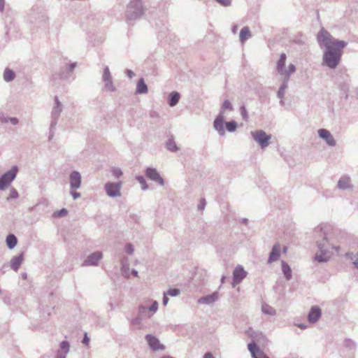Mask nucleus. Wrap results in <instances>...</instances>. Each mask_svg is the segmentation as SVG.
<instances>
[{
	"label": "nucleus",
	"instance_id": "obj_3",
	"mask_svg": "<svg viewBox=\"0 0 358 358\" xmlns=\"http://www.w3.org/2000/svg\"><path fill=\"white\" fill-rule=\"evenodd\" d=\"M254 140L259 143L262 148H265L269 144L271 135H267L263 130H257L251 132Z\"/></svg>",
	"mask_w": 358,
	"mask_h": 358
},
{
	"label": "nucleus",
	"instance_id": "obj_40",
	"mask_svg": "<svg viewBox=\"0 0 358 358\" xmlns=\"http://www.w3.org/2000/svg\"><path fill=\"white\" fill-rule=\"evenodd\" d=\"M217 2H219L220 4L227 6L230 5V0H216Z\"/></svg>",
	"mask_w": 358,
	"mask_h": 358
},
{
	"label": "nucleus",
	"instance_id": "obj_54",
	"mask_svg": "<svg viewBox=\"0 0 358 358\" xmlns=\"http://www.w3.org/2000/svg\"><path fill=\"white\" fill-rule=\"evenodd\" d=\"M287 250V248H284V252H285Z\"/></svg>",
	"mask_w": 358,
	"mask_h": 358
},
{
	"label": "nucleus",
	"instance_id": "obj_20",
	"mask_svg": "<svg viewBox=\"0 0 358 358\" xmlns=\"http://www.w3.org/2000/svg\"><path fill=\"white\" fill-rule=\"evenodd\" d=\"M251 36L250 31L248 27H244L240 32V40L242 43H244Z\"/></svg>",
	"mask_w": 358,
	"mask_h": 358
},
{
	"label": "nucleus",
	"instance_id": "obj_45",
	"mask_svg": "<svg viewBox=\"0 0 358 358\" xmlns=\"http://www.w3.org/2000/svg\"><path fill=\"white\" fill-rule=\"evenodd\" d=\"M204 206H205V201L203 199L201 201V203L199 204V208L201 209V210H203V208H204Z\"/></svg>",
	"mask_w": 358,
	"mask_h": 358
},
{
	"label": "nucleus",
	"instance_id": "obj_11",
	"mask_svg": "<svg viewBox=\"0 0 358 358\" xmlns=\"http://www.w3.org/2000/svg\"><path fill=\"white\" fill-rule=\"evenodd\" d=\"M320 316H321L320 308L317 306H313V307H312V308L310 309V310L308 313V320L310 322H315L316 321L318 320V319L320 317Z\"/></svg>",
	"mask_w": 358,
	"mask_h": 358
},
{
	"label": "nucleus",
	"instance_id": "obj_51",
	"mask_svg": "<svg viewBox=\"0 0 358 358\" xmlns=\"http://www.w3.org/2000/svg\"><path fill=\"white\" fill-rule=\"evenodd\" d=\"M132 274H133L134 276H137V271H132Z\"/></svg>",
	"mask_w": 358,
	"mask_h": 358
},
{
	"label": "nucleus",
	"instance_id": "obj_28",
	"mask_svg": "<svg viewBox=\"0 0 358 358\" xmlns=\"http://www.w3.org/2000/svg\"><path fill=\"white\" fill-rule=\"evenodd\" d=\"M295 66L294 64H289L288 66L287 70H284V74L286 76H289L291 73H294L295 71Z\"/></svg>",
	"mask_w": 358,
	"mask_h": 358
},
{
	"label": "nucleus",
	"instance_id": "obj_12",
	"mask_svg": "<svg viewBox=\"0 0 358 358\" xmlns=\"http://www.w3.org/2000/svg\"><path fill=\"white\" fill-rule=\"evenodd\" d=\"M71 187L73 189H78L80 185L81 177L78 172L74 171L70 176Z\"/></svg>",
	"mask_w": 358,
	"mask_h": 358
},
{
	"label": "nucleus",
	"instance_id": "obj_14",
	"mask_svg": "<svg viewBox=\"0 0 358 358\" xmlns=\"http://www.w3.org/2000/svg\"><path fill=\"white\" fill-rule=\"evenodd\" d=\"M320 253H317L315 255V259L321 262H327L328 261L331 257V255L330 254L329 251L327 250H323V247H321L320 245Z\"/></svg>",
	"mask_w": 358,
	"mask_h": 358
},
{
	"label": "nucleus",
	"instance_id": "obj_6",
	"mask_svg": "<svg viewBox=\"0 0 358 358\" xmlns=\"http://www.w3.org/2000/svg\"><path fill=\"white\" fill-rule=\"evenodd\" d=\"M121 183H108L106 185V191L110 196H119Z\"/></svg>",
	"mask_w": 358,
	"mask_h": 358
},
{
	"label": "nucleus",
	"instance_id": "obj_16",
	"mask_svg": "<svg viewBox=\"0 0 358 358\" xmlns=\"http://www.w3.org/2000/svg\"><path fill=\"white\" fill-rule=\"evenodd\" d=\"M286 59V55L285 53H282L277 64V70L280 74H284Z\"/></svg>",
	"mask_w": 358,
	"mask_h": 358
},
{
	"label": "nucleus",
	"instance_id": "obj_43",
	"mask_svg": "<svg viewBox=\"0 0 358 358\" xmlns=\"http://www.w3.org/2000/svg\"><path fill=\"white\" fill-rule=\"evenodd\" d=\"M89 342H90V339L89 338L87 337V334H85V338H83V343L86 345H89Z\"/></svg>",
	"mask_w": 358,
	"mask_h": 358
},
{
	"label": "nucleus",
	"instance_id": "obj_53",
	"mask_svg": "<svg viewBox=\"0 0 358 358\" xmlns=\"http://www.w3.org/2000/svg\"><path fill=\"white\" fill-rule=\"evenodd\" d=\"M299 327L300 328H301V329H303V328H305V327H304V326H303V325H301V324H300V325H299Z\"/></svg>",
	"mask_w": 358,
	"mask_h": 358
},
{
	"label": "nucleus",
	"instance_id": "obj_41",
	"mask_svg": "<svg viewBox=\"0 0 358 358\" xmlns=\"http://www.w3.org/2000/svg\"><path fill=\"white\" fill-rule=\"evenodd\" d=\"M157 308H158V303L157 301H155L152 303V305L150 306V310L151 311L155 312V311H157Z\"/></svg>",
	"mask_w": 358,
	"mask_h": 358
},
{
	"label": "nucleus",
	"instance_id": "obj_2",
	"mask_svg": "<svg viewBox=\"0 0 358 358\" xmlns=\"http://www.w3.org/2000/svg\"><path fill=\"white\" fill-rule=\"evenodd\" d=\"M128 17L130 19L136 18L142 15L143 8L140 0H132L127 7Z\"/></svg>",
	"mask_w": 358,
	"mask_h": 358
},
{
	"label": "nucleus",
	"instance_id": "obj_33",
	"mask_svg": "<svg viewBox=\"0 0 358 358\" xmlns=\"http://www.w3.org/2000/svg\"><path fill=\"white\" fill-rule=\"evenodd\" d=\"M62 350L64 351L65 353H67L69 349V344L67 341H63L60 345Z\"/></svg>",
	"mask_w": 358,
	"mask_h": 358
},
{
	"label": "nucleus",
	"instance_id": "obj_49",
	"mask_svg": "<svg viewBox=\"0 0 358 358\" xmlns=\"http://www.w3.org/2000/svg\"><path fill=\"white\" fill-rule=\"evenodd\" d=\"M331 248H332V250H334L337 254L339 252V250H340L339 247H332Z\"/></svg>",
	"mask_w": 358,
	"mask_h": 358
},
{
	"label": "nucleus",
	"instance_id": "obj_7",
	"mask_svg": "<svg viewBox=\"0 0 358 358\" xmlns=\"http://www.w3.org/2000/svg\"><path fill=\"white\" fill-rule=\"evenodd\" d=\"M248 350L251 352L253 358H269L259 350L258 346L255 343L248 344Z\"/></svg>",
	"mask_w": 358,
	"mask_h": 358
},
{
	"label": "nucleus",
	"instance_id": "obj_35",
	"mask_svg": "<svg viewBox=\"0 0 358 358\" xmlns=\"http://www.w3.org/2000/svg\"><path fill=\"white\" fill-rule=\"evenodd\" d=\"M17 196H18L17 192L15 189H11L10 190V194H9V196L8 197V199H15V198L17 197Z\"/></svg>",
	"mask_w": 358,
	"mask_h": 358
},
{
	"label": "nucleus",
	"instance_id": "obj_50",
	"mask_svg": "<svg viewBox=\"0 0 358 358\" xmlns=\"http://www.w3.org/2000/svg\"><path fill=\"white\" fill-rule=\"evenodd\" d=\"M11 122L13 123V124H17V120L15 119V118H13L11 120Z\"/></svg>",
	"mask_w": 358,
	"mask_h": 358
},
{
	"label": "nucleus",
	"instance_id": "obj_9",
	"mask_svg": "<svg viewBox=\"0 0 358 358\" xmlns=\"http://www.w3.org/2000/svg\"><path fill=\"white\" fill-rule=\"evenodd\" d=\"M146 176L150 179L159 182L161 185L164 184V180L162 178L159 176L158 172L154 169H148L146 171Z\"/></svg>",
	"mask_w": 358,
	"mask_h": 358
},
{
	"label": "nucleus",
	"instance_id": "obj_39",
	"mask_svg": "<svg viewBox=\"0 0 358 358\" xmlns=\"http://www.w3.org/2000/svg\"><path fill=\"white\" fill-rule=\"evenodd\" d=\"M113 173L116 178H119L122 175V172L120 169H114Z\"/></svg>",
	"mask_w": 358,
	"mask_h": 358
},
{
	"label": "nucleus",
	"instance_id": "obj_34",
	"mask_svg": "<svg viewBox=\"0 0 358 358\" xmlns=\"http://www.w3.org/2000/svg\"><path fill=\"white\" fill-rule=\"evenodd\" d=\"M222 109L223 110H232V106L229 101L226 100L224 101V103L222 104Z\"/></svg>",
	"mask_w": 358,
	"mask_h": 358
},
{
	"label": "nucleus",
	"instance_id": "obj_52",
	"mask_svg": "<svg viewBox=\"0 0 358 358\" xmlns=\"http://www.w3.org/2000/svg\"><path fill=\"white\" fill-rule=\"evenodd\" d=\"M354 264H355V266L358 268V261L355 260Z\"/></svg>",
	"mask_w": 358,
	"mask_h": 358
},
{
	"label": "nucleus",
	"instance_id": "obj_5",
	"mask_svg": "<svg viewBox=\"0 0 358 358\" xmlns=\"http://www.w3.org/2000/svg\"><path fill=\"white\" fill-rule=\"evenodd\" d=\"M246 271L241 266H237L233 273L234 275V287L239 283L243 279H244L246 276Z\"/></svg>",
	"mask_w": 358,
	"mask_h": 358
},
{
	"label": "nucleus",
	"instance_id": "obj_18",
	"mask_svg": "<svg viewBox=\"0 0 358 358\" xmlns=\"http://www.w3.org/2000/svg\"><path fill=\"white\" fill-rule=\"evenodd\" d=\"M148 92V87L145 85L144 80L141 78L137 84L136 92L138 94L146 93Z\"/></svg>",
	"mask_w": 358,
	"mask_h": 358
},
{
	"label": "nucleus",
	"instance_id": "obj_27",
	"mask_svg": "<svg viewBox=\"0 0 358 358\" xmlns=\"http://www.w3.org/2000/svg\"><path fill=\"white\" fill-rule=\"evenodd\" d=\"M103 78L104 81L106 83V85H108V83H110V79H111L110 73L109 69L108 68L105 69Z\"/></svg>",
	"mask_w": 358,
	"mask_h": 358
},
{
	"label": "nucleus",
	"instance_id": "obj_10",
	"mask_svg": "<svg viewBox=\"0 0 358 358\" xmlns=\"http://www.w3.org/2000/svg\"><path fill=\"white\" fill-rule=\"evenodd\" d=\"M146 340H147L149 345L154 350L164 349V346L162 344H160L159 340L156 337L152 336L151 335H147L146 336Z\"/></svg>",
	"mask_w": 358,
	"mask_h": 358
},
{
	"label": "nucleus",
	"instance_id": "obj_24",
	"mask_svg": "<svg viewBox=\"0 0 358 358\" xmlns=\"http://www.w3.org/2000/svg\"><path fill=\"white\" fill-rule=\"evenodd\" d=\"M217 294L215 293L210 296H208L207 297H204L203 299H199L200 303H211L213 301H215L217 299Z\"/></svg>",
	"mask_w": 358,
	"mask_h": 358
},
{
	"label": "nucleus",
	"instance_id": "obj_37",
	"mask_svg": "<svg viewBox=\"0 0 358 358\" xmlns=\"http://www.w3.org/2000/svg\"><path fill=\"white\" fill-rule=\"evenodd\" d=\"M241 113L243 118L244 120H247L248 118V113H247L246 108L244 106H242L241 108Z\"/></svg>",
	"mask_w": 358,
	"mask_h": 358
},
{
	"label": "nucleus",
	"instance_id": "obj_38",
	"mask_svg": "<svg viewBox=\"0 0 358 358\" xmlns=\"http://www.w3.org/2000/svg\"><path fill=\"white\" fill-rule=\"evenodd\" d=\"M126 252L129 254H131L134 252L133 246L131 244H128L125 246Z\"/></svg>",
	"mask_w": 358,
	"mask_h": 358
},
{
	"label": "nucleus",
	"instance_id": "obj_30",
	"mask_svg": "<svg viewBox=\"0 0 358 358\" xmlns=\"http://www.w3.org/2000/svg\"><path fill=\"white\" fill-rule=\"evenodd\" d=\"M226 128L229 131H234L236 128V124L235 122H228L226 123Z\"/></svg>",
	"mask_w": 358,
	"mask_h": 358
},
{
	"label": "nucleus",
	"instance_id": "obj_4",
	"mask_svg": "<svg viewBox=\"0 0 358 358\" xmlns=\"http://www.w3.org/2000/svg\"><path fill=\"white\" fill-rule=\"evenodd\" d=\"M17 172V168L16 166H14L3 174L1 178H0V189L3 190L7 188L11 182L15 179L16 174Z\"/></svg>",
	"mask_w": 358,
	"mask_h": 358
},
{
	"label": "nucleus",
	"instance_id": "obj_1",
	"mask_svg": "<svg viewBox=\"0 0 358 358\" xmlns=\"http://www.w3.org/2000/svg\"><path fill=\"white\" fill-rule=\"evenodd\" d=\"M317 41L320 45H324L327 49L324 54V63L330 68H335L341 60L343 49L346 45V43L335 39L323 29L319 32Z\"/></svg>",
	"mask_w": 358,
	"mask_h": 358
},
{
	"label": "nucleus",
	"instance_id": "obj_44",
	"mask_svg": "<svg viewBox=\"0 0 358 358\" xmlns=\"http://www.w3.org/2000/svg\"><path fill=\"white\" fill-rule=\"evenodd\" d=\"M169 298L166 294H164V299H163V304L166 306L168 303Z\"/></svg>",
	"mask_w": 358,
	"mask_h": 358
},
{
	"label": "nucleus",
	"instance_id": "obj_19",
	"mask_svg": "<svg viewBox=\"0 0 358 358\" xmlns=\"http://www.w3.org/2000/svg\"><path fill=\"white\" fill-rule=\"evenodd\" d=\"M338 186L340 189H346L350 186V180L348 177L341 178L338 183Z\"/></svg>",
	"mask_w": 358,
	"mask_h": 358
},
{
	"label": "nucleus",
	"instance_id": "obj_21",
	"mask_svg": "<svg viewBox=\"0 0 358 358\" xmlns=\"http://www.w3.org/2000/svg\"><path fill=\"white\" fill-rule=\"evenodd\" d=\"M6 243L10 249L13 248L17 244V238L13 234H10L6 238Z\"/></svg>",
	"mask_w": 358,
	"mask_h": 358
},
{
	"label": "nucleus",
	"instance_id": "obj_17",
	"mask_svg": "<svg viewBox=\"0 0 358 358\" xmlns=\"http://www.w3.org/2000/svg\"><path fill=\"white\" fill-rule=\"evenodd\" d=\"M214 127L221 134H224L223 117L221 115L217 117L214 121Z\"/></svg>",
	"mask_w": 358,
	"mask_h": 358
},
{
	"label": "nucleus",
	"instance_id": "obj_31",
	"mask_svg": "<svg viewBox=\"0 0 358 358\" xmlns=\"http://www.w3.org/2000/svg\"><path fill=\"white\" fill-rule=\"evenodd\" d=\"M21 262H22V258L21 257H17V258L13 259V264H12V267L15 271H17L18 269V267H19L20 264H21Z\"/></svg>",
	"mask_w": 358,
	"mask_h": 358
},
{
	"label": "nucleus",
	"instance_id": "obj_26",
	"mask_svg": "<svg viewBox=\"0 0 358 358\" xmlns=\"http://www.w3.org/2000/svg\"><path fill=\"white\" fill-rule=\"evenodd\" d=\"M262 311L268 315H274L275 313V310L267 304H264L262 308Z\"/></svg>",
	"mask_w": 358,
	"mask_h": 358
},
{
	"label": "nucleus",
	"instance_id": "obj_46",
	"mask_svg": "<svg viewBox=\"0 0 358 358\" xmlns=\"http://www.w3.org/2000/svg\"><path fill=\"white\" fill-rule=\"evenodd\" d=\"M203 358H215L210 352H207L205 354Z\"/></svg>",
	"mask_w": 358,
	"mask_h": 358
},
{
	"label": "nucleus",
	"instance_id": "obj_42",
	"mask_svg": "<svg viewBox=\"0 0 358 358\" xmlns=\"http://www.w3.org/2000/svg\"><path fill=\"white\" fill-rule=\"evenodd\" d=\"M167 147H168V149L170 150H176V145H174L172 143H168Z\"/></svg>",
	"mask_w": 358,
	"mask_h": 358
},
{
	"label": "nucleus",
	"instance_id": "obj_22",
	"mask_svg": "<svg viewBox=\"0 0 358 358\" xmlns=\"http://www.w3.org/2000/svg\"><path fill=\"white\" fill-rule=\"evenodd\" d=\"M282 272H283L284 275H285L286 278L287 280L290 279L291 276H292V271H291V268L289 266V265L287 264H286L285 262H282Z\"/></svg>",
	"mask_w": 358,
	"mask_h": 358
},
{
	"label": "nucleus",
	"instance_id": "obj_47",
	"mask_svg": "<svg viewBox=\"0 0 358 358\" xmlns=\"http://www.w3.org/2000/svg\"><path fill=\"white\" fill-rule=\"evenodd\" d=\"M71 194L74 199H76L80 196V194H78L76 192H72Z\"/></svg>",
	"mask_w": 358,
	"mask_h": 358
},
{
	"label": "nucleus",
	"instance_id": "obj_29",
	"mask_svg": "<svg viewBox=\"0 0 358 358\" xmlns=\"http://www.w3.org/2000/svg\"><path fill=\"white\" fill-rule=\"evenodd\" d=\"M67 213H68L67 210L65 208H63L60 210L55 211L53 213V216L55 217H63V216L66 215L67 214Z\"/></svg>",
	"mask_w": 358,
	"mask_h": 358
},
{
	"label": "nucleus",
	"instance_id": "obj_23",
	"mask_svg": "<svg viewBox=\"0 0 358 358\" xmlns=\"http://www.w3.org/2000/svg\"><path fill=\"white\" fill-rule=\"evenodd\" d=\"M15 78L14 72L8 69H6L3 73V78L6 81H10Z\"/></svg>",
	"mask_w": 358,
	"mask_h": 358
},
{
	"label": "nucleus",
	"instance_id": "obj_15",
	"mask_svg": "<svg viewBox=\"0 0 358 358\" xmlns=\"http://www.w3.org/2000/svg\"><path fill=\"white\" fill-rule=\"evenodd\" d=\"M280 257V245L276 244L273 246L270 256L268 258V262H275Z\"/></svg>",
	"mask_w": 358,
	"mask_h": 358
},
{
	"label": "nucleus",
	"instance_id": "obj_13",
	"mask_svg": "<svg viewBox=\"0 0 358 358\" xmlns=\"http://www.w3.org/2000/svg\"><path fill=\"white\" fill-rule=\"evenodd\" d=\"M102 255L99 252L92 254L87 260L85 261L84 265H96L98 262L101 259Z\"/></svg>",
	"mask_w": 358,
	"mask_h": 358
},
{
	"label": "nucleus",
	"instance_id": "obj_48",
	"mask_svg": "<svg viewBox=\"0 0 358 358\" xmlns=\"http://www.w3.org/2000/svg\"><path fill=\"white\" fill-rule=\"evenodd\" d=\"M346 257L347 258H349L352 260H354V258L352 257V253H346L345 255Z\"/></svg>",
	"mask_w": 358,
	"mask_h": 358
},
{
	"label": "nucleus",
	"instance_id": "obj_36",
	"mask_svg": "<svg viewBox=\"0 0 358 358\" xmlns=\"http://www.w3.org/2000/svg\"><path fill=\"white\" fill-rule=\"evenodd\" d=\"M137 180H138V182L142 185V189H146L148 188V186L146 185L145 180V179L143 177H138Z\"/></svg>",
	"mask_w": 358,
	"mask_h": 358
},
{
	"label": "nucleus",
	"instance_id": "obj_25",
	"mask_svg": "<svg viewBox=\"0 0 358 358\" xmlns=\"http://www.w3.org/2000/svg\"><path fill=\"white\" fill-rule=\"evenodd\" d=\"M179 99L180 95L178 93H172L169 100V105L171 106H175L179 101Z\"/></svg>",
	"mask_w": 358,
	"mask_h": 358
},
{
	"label": "nucleus",
	"instance_id": "obj_8",
	"mask_svg": "<svg viewBox=\"0 0 358 358\" xmlns=\"http://www.w3.org/2000/svg\"><path fill=\"white\" fill-rule=\"evenodd\" d=\"M318 134L320 138L324 139L328 145H335L336 142L330 134V132L324 129H321L318 130Z\"/></svg>",
	"mask_w": 358,
	"mask_h": 358
},
{
	"label": "nucleus",
	"instance_id": "obj_32",
	"mask_svg": "<svg viewBox=\"0 0 358 358\" xmlns=\"http://www.w3.org/2000/svg\"><path fill=\"white\" fill-rule=\"evenodd\" d=\"M180 293V291L179 289H170L168 292H167V294L171 296H176L179 294Z\"/></svg>",
	"mask_w": 358,
	"mask_h": 358
}]
</instances>
